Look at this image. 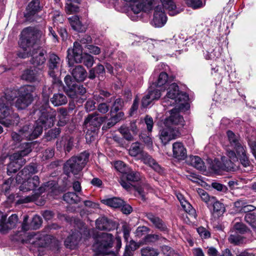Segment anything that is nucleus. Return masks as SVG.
<instances>
[{"mask_svg": "<svg viewBox=\"0 0 256 256\" xmlns=\"http://www.w3.org/2000/svg\"><path fill=\"white\" fill-rule=\"evenodd\" d=\"M112 235L102 233L99 236L92 246L93 250L98 254H108V250L112 246Z\"/></svg>", "mask_w": 256, "mask_h": 256, "instance_id": "1a4fd4ad", "label": "nucleus"}, {"mask_svg": "<svg viewBox=\"0 0 256 256\" xmlns=\"http://www.w3.org/2000/svg\"><path fill=\"white\" fill-rule=\"evenodd\" d=\"M42 6L40 5V0H32L28 4L27 10L30 15H33L41 10Z\"/></svg>", "mask_w": 256, "mask_h": 256, "instance_id": "ea45409f", "label": "nucleus"}, {"mask_svg": "<svg viewBox=\"0 0 256 256\" xmlns=\"http://www.w3.org/2000/svg\"><path fill=\"white\" fill-rule=\"evenodd\" d=\"M67 53L69 66H72L74 62L78 64L83 62L87 68H91L94 64V57L88 53L82 54V48L78 42L74 43L73 48L68 50Z\"/></svg>", "mask_w": 256, "mask_h": 256, "instance_id": "7ed1b4c3", "label": "nucleus"}, {"mask_svg": "<svg viewBox=\"0 0 256 256\" xmlns=\"http://www.w3.org/2000/svg\"><path fill=\"white\" fill-rule=\"evenodd\" d=\"M188 164L194 166L198 170H206L204 163L200 158L198 156H190L186 160Z\"/></svg>", "mask_w": 256, "mask_h": 256, "instance_id": "7c9ffc66", "label": "nucleus"}, {"mask_svg": "<svg viewBox=\"0 0 256 256\" xmlns=\"http://www.w3.org/2000/svg\"><path fill=\"white\" fill-rule=\"evenodd\" d=\"M38 172L37 166L36 164H30L28 166L24 167L20 172L16 178L17 182H20L21 180H25L30 174H34Z\"/></svg>", "mask_w": 256, "mask_h": 256, "instance_id": "aec40b11", "label": "nucleus"}, {"mask_svg": "<svg viewBox=\"0 0 256 256\" xmlns=\"http://www.w3.org/2000/svg\"><path fill=\"white\" fill-rule=\"evenodd\" d=\"M168 80V74L166 72H162L160 74L157 81L156 82L153 83L152 86L156 88H160L164 86L167 82Z\"/></svg>", "mask_w": 256, "mask_h": 256, "instance_id": "09e8293b", "label": "nucleus"}, {"mask_svg": "<svg viewBox=\"0 0 256 256\" xmlns=\"http://www.w3.org/2000/svg\"><path fill=\"white\" fill-rule=\"evenodd\" d=\"M89 156V153L85 151L78 156L72 157L64 166V173L68 176L70 173L74 174H78L88 162Z\"/></svg>", "mask_w": 256, "mask_h": 256, "instance_id": "39448f33", "label": "nucleus"}, {"mask_svg": "<svg viewBox=\"0 0 256 256\" xmlns=\"http://www.w3.org/2000/svg\"><path fill=\"white\" fill-rule=\"evenodd\" d=\"M96 227L102 230H110L112 228V222L106 217L100 218L96 220Z\"/></svg>", "mask_w": 256, "mask_h": 256, "instance_id": "2f4dec72", "label": "nucleus"}, {"mask_svg": "<svg viewBox=\"0 0 256 256\" xmlns=\"http://www.w3.org/2000/svg\"><path fill=\"white\" fill-rule=\"evenodd\" d=\"M123 106H124L123 100L120 98H116L114 100V102L111 108V110H110V114H112L115 112H117L118 110H120L122 108Z\"/></svg>", "mask_w": 256, "mask_h": 256, "instance_id": "5fc2aeb1", "label": "nucleus"}, {"mask_svg": "<svg viewBox=\"0 0 256 256\" xmlns=\"http://www.w3.org/2000/svg\"><path fill=\"white\" fill-rule=\"evenodd\" d=\"M40 181L38 176H34L33 177L29 178L26 181H24L20 186L21 191L27 192L30 190H36L35 193L36 195H40L46 190L48 187L47 184H44L40 187Z\"/></svg>", "mask_w": 256, "mask_h": 256, "instance_id": "9b49d317", "label": "nucleus"}, {"mask_svg": "<svg viewBox=\"0 0 256 256\" xmlns=\"http://www.w3.org/2000/svg\"><path fill=\"white\" fill-rule=\"evenodd\" d=\"M58 125L59 126H64L68 122V112L66 109L64 108H60L58 110Z\"/></svg>", "mask_w": 256, "mask_h": 256, "instance_id": "79ce46f5", "label": "nucleus"}, {"mask_svg": "<svg viewBox=\"0 0 256 256\" xmlns=\"http://www.w3.org/2000/svg\"><path fill=\"white\" fill-rule=\"evenodd\" d=\"M47 90L50 91V88L44 86L42 94L45 101L46 106L44 110L42 109L40 110L41 112V115L32 128L33 136L36 138L42 134L44 129L46 130L54 126L56 116V112L54 110L50 109L47 107L50 94V92H47Z\"/></svg>", "mask_w": 256, "mask_h": 256, "instance_id": "f03ea898", "label": "nucleus"}, {"mask_svg": "<svg viewBox=\"0 0 256 256\" xmlns=\"http://www.w3.org/2000/svg\"><path fill=\"white\" fill-rule=\"evenodd\" d=\"M145 216L156 228L161 231L166 230L167 228L164 222L158 216L152 212L146 213Z\"/></svg>", "mask_w": 256, "mask_h": 256, "instance_id": "5701e85b", "label": "nucleus"}, {"mask_svg": "<svg viewBox=\"0 0 256 256\" xmlns=\"http://www.w3.org/2000/svg\"><path fill=\"white\" fill-rule=\"evenodd\" d=\"M228 240L230 243L236 245L239 244L242 242V237L238 235L231 234Z\"/></svg>", "mask_w": 256, "mask_h": 256, "instance_id": "338daca9", "label": "nucleus"}, {"mask_svg": "<svg viewBox=\"0 0 256 256\" xmlns=\"http://www.w3.org/2000/svg\"><path fill=\"white\" fill-rule=\"evenodd\" d=\"M156 88L152 85L149 88L148 93L147 94L152 101L155 100H158L161 96L160 90L156 89Z\"/></svg>", "mask_w": 256, "mask_h": 256, "instance_id": "603ef678", "label": "nucleus"}, {"mask_svg": "<svg viewBox=\"0 0 256 256\" xmlns=\"http://www.w3.org/2000/svg\"><path fill=\"white\" fill-rule=\"evenodd\" d=\"M244 148H238L236 151V154L240 164L246 168H248L247 170H251L252 166H251L250 161L246 154V151Z\"/></svg>", "mask_w": 256, "mask_h": 256, "instance_id": "393cba45", "label": "nucleus"}, {"mask_svg": "<svg viewBox=\"0 0 256 256\" xmlns=\"http://www.w3.org/2000/svg\"><path fill=\"white\" fill-rule=\"evenodd\" d=\"M21 78L22 80L30 82L40 81L38 74L35 69H27L24 70Z\"/></svg>", "mask_w": 256, "mask_h": 256, "instance_id": "bb28decb", "label": "nucleus"}, {"mask_svg": "<svg viewBox=\"0 0 256 256\" xmlns=\"http://www.w3.org/2000/svg\"><path fill=\"white\" fill-rule=\"evenodd\" d=\"M72 91L74 92V97H70L74 99L78 98V95L82 96L86 92V90L82 85L76 84L72 88Z\"/></svg>", "mask_w": 256, "mask_h": 256, "instance_id": "4d7b16f0", "label": "nucleus"}, {"mask_svg": "<svg viewBox=\"0 0 256 256\" xmlns=\"http://www.w3.org/2000/svg\"><path fill=\"white\" fill-rule=\"evenodd\" d=\"M63 198L64 201L70 204H77L80 200V198L76 193L72 192L65 194Z\"/></svg>", "mask_w": 256, "mask_h": 256, "instance_id": "37998d69", "label": "nucleus"}, {"mask_svg": "<svg viewBox=\"0 0 256 256\" xmlns=\"http://www.w3.org/2000/svg\"><path fill=\"white\" fill-rule=\"evenodd\" d=\"M42 221L40 217L38 215H36L33 217L30 225L32 228L37 229L40 228L42 224Z\"/></svg>", "mask_w": 256, "mask_h": 256, "instance_id": "e2e57ef3", "label": "nucleus"}, {"mask_svg": "<svg viewBox=\"0 0 256 256\" xmlns=\"http://www.w3.org/2000/svg\"><path fill=\"white\" fill-rule=\"evenodd\" d=\"M74 78L78 82L84 81L87 76V72L84 68L80 65L76 66L71 72Z\"/></svg>", "mask_w": 256, "mask_h": 256, "instance_id": "c85d7f7f", "label": "nucleus"}, {"mask_svg": "<svg viewBox=\"0 0 256 256\" xmlns=\"http://www.w3.org/2000/svg\"><path fill=\"white\" fill-rule=\"evenodd\" d=\"M162 128L159 133V138L162 143L166 145L170 141L179 137L180 135V131L172 126H166Z\"/></svg>", "mask_w": 256, "mask_h": 256, "instance_id": "f8f14e48", "label": "nucleus"}, {"mask_svg": "<svg viewBox=\"0 0 256 256\" xmlns=\"http://www.w3.org/2000/svg\"><path fill=\"white\" fill-rule=\"evenodd\" d=\"M140 159L146 164L151 167L158 172H162V168L158 163L152 157L146 152H142Z\"/></svg>", "mask_w": 256, "mask_h": 256, "instance_id": "412c9836", "label": "nucleus"}, {"mask_svg": "<svg viewBox=\"0 0 256 256\" xmlns=\"http://www.w3.org/2000/svg\"><path fill=\"white\" fill-rule=\"evenodd\" d=\"M68 21L72 28L78 32H84L86 27L82 24L79 18L77 16H73L68 18Z\"/></svg>", "mask_w": 256, "mask_h": 256, "instance_id": "473e14b6", "label": "nucleus"}, {"mask_svg": "<svg viewBox=\"0 0 256 256\" xmlns=\"http://www.w3.org/2000/svg\"><path fill=\"white\" fill-rule=\"evenodd\" d=\"M142 148L141 147V144L138 142L132 143L129 150V154L132 156H136L138 154L144 152L142 151Z\"/></svg>", "mask_w": 256, "mask_h": 256, "instance_id": "49530a36", "label": "nucleus"}, {"mask_svg": "<svg viewBox=\"0 0 256 256\" xmlns=\"http://www.w3.org/2000/svg\"><path fill=\"white\" fill-rule=\"evenodd\" d=\"M80 2V0H66L65 8L66 13L71 14L77 12L78 10L77 4H79Z\"/></svg>", "mask_w": 256, "mask_h": 256, "instance_id": "a19ab883", "label": "nucleus"}, {"mask_svg": "<svg viewBox=\"0 0 256 256\" xmlns=\"http://www.w3.org/2000/svg\"><path fill=\"white\" fill-rule=\"evenodd\" d=\"M50 101L54 106H60L66 104L68 100L66 96L62 93L55 94Z\"/></svg>", "mask_w": 256, "mask_h": 256, "instance_id": "58836bf2", "label": "nucleus"}, {"mask_svg": "<svg viewBox=\"0 0 256 256\" xmlns=\"http://www.w3.org/2000/svg\"><path fill=\"white\" fill-rule=\"evenodd\" d=\"M150 190L151 188L148 184H143L141 186L136 188V191L140 196L142 200H146V194Z\"/></svg>", "mask_w": 256, "mask_h": 256, "instance_id": "8fccbe9b", "label": "nucleus"}, {"mask_svg": "<svg viewBox=\"0 0 256 256\" xmlns=\"http://www.w3.org/2000/svg\"><path fill=\"white\" fill-rule=\"evenodd\" d=\"M165 98V103L164 106H168V101L166 100V98H170L171 100L170 102V105L178 104L180 102L186 101L188 98V96L184 92H180L179 88L177 84L173 83L171 84L168 89V92Z\"/></svg>", "mask_w": 256, "mask_h": 256, "instance_id": "9d476101", "label": "nucleus"}, {"mask_svg": "<svg viewBox=\"0 0 256 256\" xmlns=\"http://www.w3.org/2000/svg\"><path fill=\"white\" fill-rule=\"evenodd\" d=\"M234 228L236 230L237 232L244 234L248 230V228L243 224L241 222H236L234 226Z\"/></svg>", "mask_w": 256, "mask_h": 256, "instance_id": "69168bd1", "label": "nucleus"}, {"mask_svg": "<svg viewBox=\"0 0 256 256\" xmlns=\"http://www.w3.org/2000/svg\"><path fill=\"white\" fill-rule=\"evenodd\" d=\"M20 88H6L4 91V95L0 98H4V100L11 104V102L20 94Z\"/></svg>", "mask_w": 256, "mask_h": 256, "instance_id": "a878e982", "label": "nucleus"}, {"mask_svg": "<svg viewBox=\"0 0 256 256\" xmlns=\"http://www.w3.org/2000/svg\"><path fill=\"white\" fill-rule=\"evenodd\" d=\"M173 157L179 160H184L186 157V150L180 142H175L172 144Z\"/></svg>", "mask_w": 256, "mask_h": 256, "instance_id": "6ab92c4d", "label": "nucleus"}, {"mask_svg": "<svg viewBox=\"0 0 256 256\" xmlns=\"http://www.w3.org/2000/svg\"><path fill=\"white\" fill-rule=\"evenodd\" d=\"M120 132L127 140L132 141L134 140V138L130 133V130L126 126H121L120 128Z\"/></svg>", "mask_w": 256, "mask_h": 256, "instance_id": "bf43d9fd", "label": "nucleus"}, {"mask_svg": "<svg viewBox=\"0 0 256 256\" xmlns=\"http://www.w3.org/2000/svg\"><path fill=\"white\" fill-rule=\"evenodd\" d=\"M179 108H174L170 111V116L166 118L164 122L166 126H172L173 125H184V120L182 116L179 114Z\"/></svg>", "mask_w": 256, "mask_h": 256, "instance_id": "dca6fc26", "label": "nucleus"}, {"mask_svg": "<svg viewBox=\"0 0 256 256\" xmlns=\"http://www.w3.org/2000/svg\"><path fill=\"white\" fill-rule=\"evenodd\" d=\"M140 138L148 146H152V140L150 134L147 135L145 134H141Z\"/></svg>", "mask_w": 256, "mask_h": 256, "instance_id": "774afa93", "label": "nucleus"}, {"mask_svg": "<svg viewBox=\"0 0 256 256\" xmlns=\"http://www.w3.org/2000/svg\"><path fill=\"white\" fill-rule=\"evenodd\" d=\"M12 138L13 140L16 142H19L24 138L32 140L36 138V137L33 136L32 128H30L29 125L24 126L18 131V133L12 132Z\"/></svg>", "mask_w": 256, "mask_h": 256, "instance_id": "4468645a", "label": "nucleus"}, {"mask_svg": "<svg viewBox=\"0 0 256 256\" xmlns=\"http://www.w3.org/2000/svg\"><path fill=\"white\" fill-rule=\"evenodd\" d=\"M214 212L218 213V215L222 214L225 211V208L224 204L216 200L214 198V200L212 202Z\"/></svg>", "mask_w": 256, "mask_h": 256, "instance_id": "864d4df0", "label": "nucleus"}, {"mask_svg": "<svg viewBox=\"0 0 256 256\" xmlns=\"http://www.w3.org/2000/svg\"><path fill=\"white\" fill-rule=\"evenodd\" d=\"M123 178L130 182H137L141 180L140 173L137 171L133 170L128 168L126 172L122 175Z\"/></svg>", "mask_w": 256, "mask_h": 256, "instance_id": "f704fd0d", "label": "nucleus"}, {"mask_svg": "<svg viewBox=\"0 0 256 256\" xmlns=\"http://www.w3.org/2000/svg\"><path fill=\"white\" fill-rule=\"evenodd\" d=\"M62 64V60L56 54H50L48 60V66L49 68V74L52 77L56 76L55 74L59 71Z\"/></svg>", "mask_w": 256, "mask_h": 256, "instance_id": "a211bd4d", "label": "nucleus"}, {"mask_svg": "<svg viewBox=\"0 0 256 256\" xmlns=\"http://www.w3.org/2000/svg\"><path fill=\"white\" fill-rule=\"evenodd\" d=\"M177 198L180 202L181 206L184 210L190 215L196 217L195 210L192 208V205L187 201L185 200L183 196L180 194L177 195Z\"/></svg>", "mask_w": 256, "mask_h": 256, "instance_id": "4c0bfd02", "label": "nucleus"}, {"mask_svg": "<svg viewBox=\"0 0 256 256\" xmlns=\"http://www.w3.org/2000/svg\"><path fill=\"white\" fill-rule=\"evenodd\" d=\"M19 116L14 113L11 104L0 98V123L6 126L18 122Z\"/></svg>", "mask_w": 256, "mask_h": 256, "instance_id": "0eeeda50", "label": "nucleus"}, {"mask_svg": "<svg viewBox=\"0 0 256 256\" xmlns=\"http://www.w3.org/2000/svg\"><path fill=\"white\" fill-rule=\"evenodd\" d=\"M60 132V128H55L52 129L48 131L46 134V138L47 140H51L52 139H54L59 136Z\"/></svg>", "mask_w": 256, "mask_h": 256, "instance_id": "6e6d98bb", "label": "nucleus"}, {"mask_svg": "<svg viewBox=\"0 0 256 256\" xmlns=\"http://www.w3.org/2000/svg\"><path fill=\"white\" fill-rule=\"evenodd\" d=\"M31 145L32 144L28 142L22 144L20 150L10 155V162L7 168V173L8 175L16 172L25 164L26 160L22 159V157L27 156L32 152Z\"/></svg>", "mask_w": 256, "mask_h": 256, "instance_id": "20e7f679", "label": "nucleus"}, {"mask_svg": "<svg viewBox=\"0 0 256 256\" xmlns=\"http://www.w3.org/2000/svg\"><path fill=\"white\" fill-rule=\"evenodd\" d=\"M198 192L202 200H203L208 204L211 205L212 202H214L215 197L210 196L203 189L199 188L198 190Z\"/></svg>", "mask_w": 256, "mask_h": 256, "instance_id": "de8ad7c7", "label": "nucleus"}, {"mask_svg": "<svg viewBox=\"0 0 256 256\" xmlns=\"http://www.w3.org/2000/svg\"><path fill=\"white\" fill-rule=\"evenodd\" d=\"M64 81L66 86V87L64 88V90L67 95L69 97H74V92L72 91V88L74 89V87L76 84L75 82L70 75H67L65 76Z\"/></svg>", "mask_w": 256, "mask_h": 256, "instance_id": "e433bc0d", "label": "nucleus"}, {"mask_svg": "<svg viewBox=\"0 0 256 256\" xmlns=\"http://www.w3.org/2000/svg\"><path fill=\"white\" fill-rule=\"evenodd\" d=\"M35 90V87L32 85H26L20 87V94L14 104L15 106L20 110L26 108L33 100L32 94Z\"/></svg>", "mask_w": 256, "mask_h": 256, "instance_id": "6e6552de", "label": "nucleus"}, {"mask_svg": "<svg viewBox=\"0 0 256 256\" xmlns=\"http://www.w3.org/2000/svg\"><path fill=\"white\" fill-rule=\"evenodd\" d=\"M226 134L230 146L235 148L236 152L238 150V148H244L241 144V140L238 136L235 134L231 130H228Z\"/></svg>", "mask_w": 256, "mask_h": 256, "instance_id": "c756f323", "label": "nucleus"}, {"mask_svg": "<svg viewBox=\"0 0 256 256\" xmlns=\"http://www.w3.org/2000/svg\"><path fill=\"white\" fill-rule=\"evenodd\" d=\"M114 168L120 172L124 174L128 169V167L122 161H116L114 163Z\"/></svg>", "mask_w": 256, "mask_h": 256, "instance_id": "052dcab7", "label": "nucleus"}, {"mask_svg": "<svg viewBox=\"0 0 256 256\" xmlns=\"http://www.w3.org/2000/svg\"><path fill=\"white\" fill-rule=\"evenodd\" d=\"M163 6L158 5L154 8V18L152 24L156 27H162L166 23L167 18L164 11Z\"/></svg>", "mask_w": 256, "mask_h": 256, "instance_id": "f3484780", "label": "nucleus"}, {"mask_svg": "<svg viewBox=\"0 0 256 256\" xmlns=\"http://www.w3.org/2000/svg\"><path fill=\"white\" fill-rule=\"evenodd\" d=\"M34 51L35 48H34V50L32 51L31 54L29 55L28 57L30 56H32L30 62L34 66L42 65L46 62V60L45 56L46 54V50H40L38 54L34 53Z\"/></svg>", "mask_w": 256, "mask_h": 256, "instance_id": "4be33fe9", "label": "nucleus"}, {"mask_svg": "<svg viewBox=\"0 0 256 256\" xmlns=\"http://www.w3.org/2000/svg\"><path fill=\"white\" fill-rule=\"evenodd\" d=\"M140 253L142 256H158L160 252L158 249L150 246H146L141 249Z\"/></svg>", "mask_w": 256, "mask_h": 256, "instance_id": "a18cd8bd", "label": "nucleus"}, {"mask_svg": "<svg viewBox=\"0 0 256 256\" xmlns=\"http://www.w3.org/2000/svg\"><path fill=\"white\" fill-rule=\"evenodd\" d=\"M197 232L202 238H208L210 236V232L206 228L200 226L197 228Z\"/></svg>", "mask_w": 256, "mask_h": 256, "instance_id": "680f3d73", "label": "nucleus"}, {"mask_svg": "<svg viewBox=\"0 0 256 256\" xmlns=\"http://www.w3.org/2000/svg\"><path fill=\"white\" fill-rule=\"evenodd\" d=\"M150 232V229L146 226H140L136 229L134 234L135 236L138 238H141L146 234Z\"/></svg>", "mask_w": 256, "mask_h": 256, "instance_id": "13d9d810", "label": "nucleus"}, {"mask_svg": "<svg viewBox=\"0 0 256 256\" xmlns=\"http://www.w3.org/2000/svg\"><path fill=\"white\" fill-rule=\"evenodd\" d=\"M30 242L38 247H45L52 242V236L50 235L40 233L31 234Z\"/></svg>", "mask_w": 256, "mask_h": 256, "instance_id": "2eb2a0df", "label": "nucleus"}, {"mask_svg": "<svg viewBox=\"0 0 256 256\" xmlns=\"http://www.w3.org/2000/svg\"><path fill=\"white\" fill-rule=\"evenodd\" d=\"M163 6L166 9L168 10L170 15L175 16L180 13L182 9L176 8L174 0H160Z\"/></svg>", "mask_w": 256, "mask_h": 256, "instance_id": "cd10ccee", "label": "nucleus"}, {"mask_svg": "<svg viewBox=\"0 0 256 256\" xmlns=\"http://www.w3.org/2000/svg\"><path fill=\"white\" fill-rule=\"evenodd\" d=\"M80 238V236L78 233L72 234L64 241L65 246L70 249H74L76 248Z\"/></svg>", "mask_w": 256, "mask_h": 256, "instance_id": "72a5a7b5", "label": "nucleus"}, {"mask_svg": "<svg viewBox=\"0 0 256 256\" xmlns=\"http://www.w3.org/2000/svg\"><path fill=\"white\" fill-rule=\"evenodd\" d=\"M102 202L104 204L114 208H121L125 203L122 200L116 197L104 199L102 200Z\"/></svg>", "mask_w": 256, "mask_h": 256, "instance_id": "c9c22d12", "label": "nucleus"}, {"mask_svg": "<svg viewBox=\"0 0 256 256\" xmlns=\"http://www.w3.org/2000/svg\"><path fill=\"white\" fill-rule=\"evenodd\" d=\"M160 238L158 234H148L142 238L140 243L144 244L154 243L159 240Z\"/></svg>", "mask_w": 256, "mask_h": 256, "instance_id": "3c124183", "label": "nucleus"}, {"mask_svg": "<svg viewBox=\"0 0 256 256\" xmlns=\"http://www.w3.org/2000/svg\"><path fill=\"white\" fill-rule=\"evenodd\" d=\"M18 220L16 214H14L10 216L8 219V222H4V233L8 230L13 228L16 226Z\"/></svg>", "mask_w": 256, "mask_h": 256, "instance_id": "c03bdc74", "label": "nucleus"}, {"mask_svg": "<svg viewBox=\"0 0 256 256\" xmlns=\"http://www.w3.org/2000/svg\"><path fill=\"white\" fill-rule=\"evenodd\" d=\"M54 154V150L52 148H48L42 152V160H48L52 158Z\"/></svg>", "mask_w": 256, "mask_h": 256, "instance_id": "0e129e2a", "label": "nucleus"}, {"mask_svg": "<svg viewBox=\"0 0 256 256\" xmlns=\"http://www.w3.org/2000/svg\"><path fill=\"white\" fill-rule=\"evenodd\" d=\"M44 42L42 32L33 27L24 28L21 32L20 42V47L24 52L18 53L20 58H25L30 55L34 47Z\"/></svg>", "mask_w": 256, "mask_h": 256, "instance_id": "f257e3e1", "label": "nucleus"}, {"mask_svg": "<svg viewBox=\"0 0 256 256\" xmlns=\"http://www.w3.org/2000/svg\"><path fill=\"white\" fill-rule=\"evenodd\" d=\"M106 117L98 116L96 112L88 114L84 119L83 126L86 129V138L87 141L94 140L97 131Z\"/></svg>", "mask_w": 256, "mask_h": 256, "instance_id": "423d86ee", "label": "nucleus"}, {"mask_svg": "<svg viewBox=\"0 0 256 256\" xmlns=\"http://www.w3.org/2000/svg\"><path fill=\"white\" fill-rule=\"evenodd\" d=\"M222 164L220 166H218V168H214V170L216 171H218L220 170H222L227 172L230 171H236L238 169V167L234 164L235 162H233L232 160H228L225 156L222 158Z\"/></svg>", "mask_w": 256, "mask_h": 256, "instance_id": "b1692460", "label": "nucleus"}, {"mask_svg": "<svg viewBox=\"0 0 256 256\" xmlns=\"http://www.w3.org/2000/svg\"><path fill=\"white\" fill-rule=\"evenodd\" d=\"M154 0H141L132 2V10L134 14H138L141 12H149L154 6Z\"/></svg>", "mask_w": 256, "mask_h": 256, "instance_id": "ddd939ff", "label": "nucleus"}]
</instances>
